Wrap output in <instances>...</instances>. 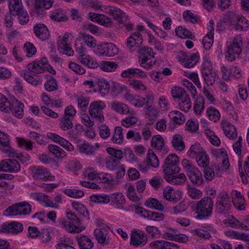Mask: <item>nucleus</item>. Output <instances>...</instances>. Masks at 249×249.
<instances>
[{"mask_svg":"<svg viewBox=\"0 0 249 249\" xmlns=\"http://www.w3.org/2000/svg\"><path fill=\"white\" fill-rule=\"evenodd\" d=\"M155 53L149 47H142L138 50V62L140 65L146 70L151 69L157 63Z\"/></svg>","mask_w":249,"mask_h":249,"instance_id":"nucleus-1","label":"nucleus"},{"mask_svg":"<svg viewBox=\"0 0 249 249\" xmlns=\"http://www.w3.org/2000/svg\"><path fill=\"white\" fill-rule=\"evenodd\" d=\"M213 201L209 196L204 197L197 202L195 211L197 213L196 218L200 220L210 217L213 208Z\"/></svg>","mask_w":249,"mask_h":249,"instance_id":"nucleus-2","label":"nucleus"},{"mask_svg":"<svg viewBox=\"0 0 249 249\" xmlns=\"http://www.w3.org/2000/svg\"><path fill=\"white\" fill-rule=\"evenodd\" d=\"M74 48L77 53V58L80 63L91 69L96 68L98 63L89 55L86 53L87 48L79 40H75Z\"/></svg>","mask_w":249,"mask_h":249,"instance_id":"nucleus-3","label":"nucleus"},{"mask_svg":"<svg viewBox=\"0 0 249 249\" xmlns=\"http://www.w3.org/2000/svg\"><path fill=\"white\" fill-rule=\"evenodd\" d=\"M243 40L240 35L235 36L231 42L227 44L225 58L229 62H232L238 57L242 50Z\"/></svg>","mask_w":249,"mask_h":249,"instance_id":"nucleus-4","label":"nucleus"},{"mask_svg":"<svg viewBox=\"0 0 249 249\" xmlns=\"http://www.w3.org/2000/svg\"><path fill=\"white\" fill-rule=\"evenodd\" d=\"M66 216L69 221L62 220L59 221L62 228L71 233H79L84 229V227L77 226L80 223V219L74 213L71 212H67Z\"/></svg>","mask_w":249,"mask_h":249,"instance_id":"nucleus-5","label":"nucleus"},{"mask_svg":"<svg viewBox=\"0 0 249 249\" xmlns=\"http://www.w3.org/2000/svg\"><path fill=\"white\" fill-rule=\"evenodd\" d=\"M31 211V205L27 202L23 201L16 203L8 207L3 212V215L7 216L27 215L30 214Z\"/></svg>","mask_w":249,"mask_h":249,"instance_id":"nucleus-6","label":"nucleus"},{"mask_svg":"<svg viewBox=\"0 0 249 249\" xmlns=\"http://www.w3.org/2000/svg\"><path fill=\"white\" fill-rule=\"evenodd\" d=\"M231 207L230 197L227 192H220L217 197L215 209L217 213L226 214L230 213Z\"/></svg>","mask_w":249,"mask_h":249,"instance_id":"nucleus-7","label":"nucleus"},{"mask_svg":"<svg viewBox=\"0 0 249 249\" xmlns=\"http://www.w3.org/2000/svg\"><path fill=\"white\" fill-rule=\"evenodd\" d=\"M13 4L10 6V11L13 15L18 16L19 23L24 25L29 21V17L27 12L23 8L21 0H15Z\"/></svg>","mask_w":249,"mask_h":249,"instance_id":"nucleus-8","label":"nucleus"},{"mask_svg":"<svg viewBox=\"0 0 249 249\" xmlns=\"http://www.w3.org/2000/svg\"><path fill=\"white\" fill-rule=\"evenodd\" d=\"M178 159L175 154H170L164 160V164L162 166L163 172L165 176L176 174L180 171L178 166Z\"/></svg>","mask_w":249,"mask_h":249,"instance_id":"nucleus-9","label":"nucleus"},{"mask_svg":"<svg viewBox=\"0 0 249 249\" xmlns=\"http://www.w3.org/2000/svg\"><path fill=\"white\" fill-rule=\"evenodd\" d=\"M105 103L101 101H95L89 104V112L93 119L102 123L105 120L103 110L105 108Z\"/></svg>","mask_w":249,"mask_h":249,"instance_id":"nucleus-10","label":"nucleus"},{"mask_svg":"<svg viewBox=\"0 0 249 249\" xmlns=\"http://www.w3.org/2000/svg\"><path fill=\"white\" fill-rule=\"evenodd\" d=\"M33 178L36 180L43 181H53L55 177L48 171L45 168L42 166H32L30 167Z\"/></svg>","mask_w":249,"mask_h":249,"instance_id":"nucleus-11","label":"nucleus"},{"mask_svg":"<svg viewBox=\"0 0 249 249\" xmlns=\"http://www.w3.org/2000/svg\"><path fill=\"white\" fill-rule=\"evenodd\" d=\"M109 227L96 228L93 232L94 236L97 242L102 245H108L110 241L109 235Z\"/></svg>","mask_w":249,"mask_h":249,"instance_id":"nucleus-12","label":"nucleus"},{"mask_svg":"<svg viewBox=\"0 0 249 249\" xmlns=\"http://www.w3.org/2000/svg\"><path fill=\"white\" fill-rule=\"evenodd\" d=\"M148 242L147 236L142 231L135 230L131 233L130 244L134 247H142Z\"/></svg>","mask_w":249,"mask_h":249,"instance_id":"nucleus-13","label":"nucleus"},{"mask_svg":"<svg viewBox=\"0 0 249 249\" xmlns=\"http://www.w3.org/2000/svg\"><path fill=\"white\" fill-rule=\"evenodd\" d=\"M246 219V223L247 225L243 222H241L237 220L233 216L230 215L223 220V223L225 225L232 228L249 231V227L247 225H249V216H247Z\"/></svg>","mask_w":249,"mask_h":249,"instance_id":"nucleus-14","label":"nucleus"},{"mask_svg":"<svg viewBox=\"0 0 249 249\" xmlns=\"http://www.w3.org/2000/svg\"><path fill=\"white\" fill-rule=\"evenodd\" d=\"M20 169L19 163L14 159H5L0 162V172L17 173Z\"/></svg>","mask_w":249,"mask_h":249,"instance_id":"nucleus-15","label":"nucleus"},{"mask_svg":"<svg viewBox=\"0 0 249 249\" xmlns=\"http://www.w3.org/2000/svg\"><path fill=\"white\" fill-rule=\"evenodd\" d=\"M71 36V34L66 33L63 37L57 42V46L60 53L68 56L74 54V51L68 44V39Z\"/></svg>","mask_w":249,"mask_h":249,"instance_id":"nucleus-16","label":"nucleus"},{"mask_svg":"<svg viewBox=\"0 0 249 249\" xmlns=\"http://www.w3.org/2000/svg\"><path fill=\"white\" fill-rule=\"evenodd\" d=\"M135 213L141 214L143 217L154 221H162L164 218V215L162 213L144 210L140 207H137L135 208Z\"/></svg>","mask_w":249,"mask_h":249,"instance_id":"nucleus-17","label":"nucleus"},{"mask_svg":"<svg viewBox=\"0 0 249 249\" xmlns=\"http://www.w3.org/2000/svg\"><path fill=\"white\" fill-rule=\"evenodd\" d=\"M99 50L100 55L103 56H113L118 53V48L111 43L101 44Z\"/></svg>","mask_w":249,"mask_h":249,"instance_id":"nucleus-18","label":"nucleus"},{"mask_svg":"<svg viewBox=\"0 0 249 249\" xmlns=\"http://www.w3.org/2000/svg\"><path fill=\"white\" fill-rule=\"evenodd\" d=\"M9 136L0 131V149L9 157H13L15 153L10 145Z\"/></svg>","mask_w":249,"mask_h":249,"instance_id":"nucleus-19","label":"nucleus"},{"mask_svg":"<svg viewBox=\"0 0 249 249\" xmlns=\"http://www.w3.org/2000/svg\"><path fill=\"white\" fill-rule=\"evenodd\" d=\"M111 205L117 209L124 210L126 202L124 196L121 192H115L109 196Z\"/></svg>","mask_w":249,"mask_h":249,"instance_id":"nucleus-20","label":"nucleus"},{"mask_svg":"<svg viewBox=\"0 0 249 249\" xmlns=\"http://www.w3.org/2000/svg\"><path fill=\"white\" fill-rule=\"evenodd\" d=\"M142 42L141 34L139 32H135L127 38L126 45L130 50H133L134 48L139 47L142 44Z\"/></svg>","mask_w":249,"mask_h":249,"instance_id":"nucleus-21","label":"nucleus"},{"mask_svg":"<svg viewBox=\"0 0 249 249\" xmlns=\"http://www.w3.org/2000/svg\"><path fill=\"white\" fill-rule=\"evenodd\" d=\"M47 137L55 142L60 144L68 151H72L74 149L73 145L66 139L53 133H48Z\"/></svg>","mask_w":249,"mask_h":249,"instance_id":"nucleus-22","label":"nucleus"},{"mask_svg":"<svg viewBox=\"0 0 249 249\" xmlns=\"http://www.w3.org/2000/svg\"><path fill=\"white\" fill-rule=\"evenodd\" d=\"M233 204L235 208L240 211L245 209V200L241 193L236 190H232L231 193Z\"/></svg>","mask_w":249,"mask_h":249,"instance_id":"nucleus-23","label":"nucleus"},{"mask_svg":"<svg viewBox=\"0 0 249 249\" xmlns=\"http://www.w3.org/2000/svg\"><path fill=\"white\" fill-rule=\"evenodd\" d=\"M34 32L38 38L42 41L48 39L50 33L47 27L43 23H38L34 27Z\"/></svg>","mask_w":249,"mask_h":249,"instance_id":"nucleus-24","label":"nucleus"},{"mask_svg":"<svg viewBox=\"0 0 249 249\" xmlns=\"http://www.w3.org/2000/svg\"><path fill=\"white\" fill-rule=\"evenodd\" d=\"M11 108L9 112H11L15 117L21 119L23 117L24 105L17 99L14 98L11 100Z\"/></svg>","mask_w":249,"mask_h":249,"instance_id":"nucleus-25","label":"nucleus"},{"mask_svg":"<svg viewBox=\"0 0 249 249\" xmlns=\"http://www.w3.org/2000/svg\"><path fill=\"white\" fill-rule=\"evenodd\" d=\"M164 198L169 201L177 202L181 197V192L172 187H167L163 192Z\"/></svg>","mask_w":249,"mask_h":249,"instance_id":"nucleus-26","label":"nucleus"},{"mask_svg":"<svg viewBox=\"0 0 249 249\" xmlns=\"http://www.w3.org/2000/svg\"><path fill=\"white\" fill-rule=\"evenodd\" d=\"M223 130L225 135L230 140H234L237 137L236 129L231 123L225 121L221 123Z\"/></svg>","mask_w":249,"mask_h":249,"instance_id":"nucleus-27","label":"nucleus"},{"mask_svg":"<svg viewBox=\"0 0 249 249\" xmlns=\"http://www.w3.org/2000/svg\"><path fill=\"white\" fill-rule=\"evenodd\" d=\"M105 9L104 13L112 16L113 18L117 21L122 18H124L126 14L120 9L113 6L107 5Z\"/></svg>","mask_w":249,"mask_h":249,"instance_id":"nucleus-28","label":"nucleus"},{"mask_svg":"<svg viewBox=\"0 0 249 249\" xmlns=\"http://www.w3.org/2000/svg\"><path fill=\"white\" fill-rule=\"evenodd\" d=\"M23 229L22 224L17 222H13L9 224L3 225L2 227V231L13 234H17L21 232Z\"/></svg>","mask_w":249,"mask_h":249,"instance_id":"nucleus-29","label":"nucleus"},{"mask_svg":"<svg viewBox=\"0 0 249 249\" xmlns=\"http://www.w3.org/2000/svg\"><path fill=\"white\" fill-rule=\"evenodd\" d=\"M71 206L73 209L81 217V220H89V213L83 204L74 201L72 203Z\"/></svg>","mask_w":249,"mask_h":249,"instance_id":"nucleus-30","label":"nucleus"},{"mask_svg":"<svg viewBox=\"0 0 249 249\" xmlns=\"http://www.w3.org/2000/svg\"><path fill=\"white\" fill-rule=\"evenodd\" d=\"M110 86L108 82L104 79H100L95 84V90L98 91L102 96L108 94Z\"/></svg>","mask_w":249,"mask_h":249,"instance_id":"nucleus-31","label":"nucleus"},{"mask_svg":"<svg viewBox=\"0 0 249 249\" xmlns=\"http://www.w3.org/2000/svg\"><path fill=\"white\" fill-rule=\"evenodd\" d=\"M187 175L193 184L200 186L203 184L204 180L202 175L197 168Z\"/></svg>","mask_w":249,"mask_h":249,"instance_id":"nucleus-32","label":"nucleus"},{"mask_svg":"<svg viewBox=\"0 0 249 249\" xmlns=\"http://www.w3.org/2000/svg\"><path fill=\"white\" fill-rule=\"evenodd\" d=\"M80 249H91L94 243L87 236L82 235L76 237Z\"/></svg>","mask_w":249,"mask_h":249,"instance_id":"nucleus-33","label":"nucleus"},{"mask_svg":"<svg viewBox=\"0 0 249 249\" xmlns=\"http://www.w3.org/2000/svg\"><path fill=\"white\" fill-rule=\"evenodd\" d=\"M111 107L112 109L121 114H127L130 112L129 107L122 102L113 101Z\"/></svg>","mask_w":249,"mask_h":249,"instance_id":"nucleus-34","label":"nucleus"},{"mask_svg":"<svg viewBox=\"0 0 249 249\" xmlns=\"http://www.w3.org/2000/svg\"><path fill=\"white\" fill-rule=\"evenodd\" d=\"M123 128L121 126H116L114 129L113 135L111 138V142L116 144L121 145L124 142Z\"/></svg>","mask_w":249,"mask_h":249,"instance_id":"nucleus-35","label":"nucleus"},{"mask_svg":"<svg viewBox=\"0 0 249 249\" xmlns=\"http://www.w3.org/2000/svg\"><path fill=\"white\" fill-rule=\"evenodd\" d=\"M76 40H79L81 43H82L83 40L85 44L90 49L94 48L97 44V41L93 36L85 33L81 34Z\"/></svg>","mask_w":249,"mask_h":249,"instance_id":"nucleus-36","label":"nucleus"},{"mask_svg":"<svg viewBox=\"0 0 249 249\" xmlns=\"http://www.w3.org/2000/svg\"><path fill=\"white\" fill-rule=\"evenodd\" d=\"M46 81L44 84L45 89L49 91H53L58 89V85L56 79L52 75H45Z\"/></svg>","mask_w":249,"mask_h":249,"instance_id":"nucleus-37","label":"nucleus"},{"mask_svg":"<svg viewBox=\"0 0 249 249\" xmlns=\"http://www.w3.org/2000/svg\"><path fill=\"white\" fill-rule=\"evenodd\" d=\"M77 148L81 153L87 155L94 154L95 152V149L94 146L85 141L82 143H78Z\"/></svg>","mask_w":249,"mask_h":249,"instance_id":"nucleus-38","label":"nucleus"},{"mask_svg":"<svg viewBox=\"0 0 249 249\" xmlns=\"http://www.w3.org/2000/svg\"><path fill=\"white\" fill-rule=\"evenodd\" d=\"M249 26V21L244 17L239 15L237 20H236L233 27L236 31H246Z\"/></svg>","mask_w":249,"mask_h":249,"instance_id":"nucleus-39","label":"nucleus"},{"mask_svg":"<svg viewBox=\"0 0 249 249\" xmlns=\"http://www.w3.org/2000/svg\"><path fill=\"white\" fill-rule=\"evenodd\" d=\"M28 70L36 74L43 73L45 70V66L41 62L37 61L32 62L27 66Z\"/></svg>","mask_w":249,"mask_h":249,"instance_id":"nucleus-40","label":"nucleus"},{"mask_svg":"<svg viewBox=\"0 0 249 249\" xmlns=\"http://www.w3.org/2000/svg\"><path fill=\"white\" fill-rule=\"evenodd\" d=\"M155 98L154 93L152 91H146L143 97H140L139 103L140 107L145 105L152 104L155 102Z\"/></svg>","mask_w":249,"mask_h":249,"instance_id":"nucleus-41","label":"nucleus"},{"mask_svg":"<svg viewBox=\"0 0 249 249\" xmlns=\"http://www.w3.org/2000/svg\"><path fill=\"white\" fill-rule=\"evenodd\" d=\"M127 87L122 85L118 83H113L110 87V90L111 95L114 97H117L118 95L125 93L127 91Z\"/></svg>","mask_w":249,"mask_h":249,"instance_id":"nucleus-42","label":"nucleus"},{"mask_svg":"<svg viewBox=\"0 0 249 249\" xmlns=\"http://www.w3.org/2000/svg\"><path fill=\"white\" fill-rule=\"evenodd\" d=\"M124 99L135 107H140V104L139 103L140 96L138 95L132 94L127 89V91H125L124 94Z\"/></svg>","mask_w":249,"mask_h":249,"instance_id":"nucleus-43","label":"nucleus"},{"mask_svg":"<svg viewBox=\"0 0 249 249\" xmlns=\"http://www.w3.org/2000/svg\"><path fill=\"white\" fill-rule=\"evenodd\" d=\"M104 183H107L111 187L115 186V180L113 177L110 174L101 173H98L97 180Z\"/></svg>","mask_w":249,"mask_h":249,"instance_id":"nucleus-44","label":"nucleus"},{"mask_svg":"<svg viewBox=\"0 0 249 249\" xmlns=\"http://www.w3.org/2000/svg\"><path fill=\"white\" fill-rule=\"evenodd\" d=\"M48 148L52 154L57 159H63L66 155L64 150L57 145L49 144Z\"/></svg>","mask_w":249,"mask_h":249,"instance_id":"nucleus-45","label":"nucleus"},{"mask_svg":"<svg viewBox=\"0 0 249 249\" xmlns=\"http://www.w3.org/2000/svg\"><path fill=\"white\" fill-rule=\"evenodd\" d=\"M204 152L201 145L198 143H195L192 145L187 152V155L193 159H195L201 153Z\"/></svg>","mask_w":249,"mask_h":249,"instance_id":"nucleus-46","label":"nucleus"},{"mask_svg":"<svg viewBox=\"0 0 249 249\" xmlns=\"http://www.w3.org/2000/svg\"><path fill=\"white\" fill-rule=\"evenodd\" d=\"M24 79L34 86H37L42 83V78L38 76H33L28 71H25L23 73Z\"/></svg>","mask_w":249,"mask_h":249,"instance_id":"nucleus-47","label":"nucleus"},{"mask_svg":"<svg viewBox=\"0 0 249 249\" xmlns=\"http://www.w3.org/2000/svg\"><path fill=\"white\" fill-rule=\"evenodd\" d=\"M198 60V53H193L189 58H184L182 61V63L185 67L191 68L196 64Z\"/></svg>","mask_w":249,"mask_h":249,"instance_id":"nucleus-48","label":"nucleus"},{"mask_svg":"<svg viewBox=\"0 0 249 249\" xmlns=\"http://www.w3.org/2000/svg\"><path fill=\"white\" fill-rule=\"evenodd\" d=\"M145 205L149 208L155 209L159 211H162L164 209V207L158 199L154 198H150L146 200Z\"/></svg>","mask_w":249,"mask_h":249,"instance_id":"nucleus-49","label":"nucleus"},{"mask_svg":"<svg viewBox=\"0 0 249 249\" xmlns=\"http://www.w3.org/2000/svg\"><path fill=\"white\" fill-rule=\"evenodd\" d=\"M168 116L173 122L178 124H183L185 120L183 114L177 110L171 111Z\"/></svg>","mask_w":249,"mask_h":249,"instance_id":"nucleus-50","label":"nucleus"},{"mask_svg":"<svg viewBox=\"0 0 249 249\" xmlns=\"http://www.w3.org/2000/svg\"><path fill=\"white\" fill-rule=\"evenodd\" d=\"M176 35L182 38H190L193 39L195 38L194 35L189 30L182 26L178 27L176 29Z\"/></svg>","mask_w":249,"mask_h":249,"instance_id":"nucleus-51","label":"nucleus"},{"mask_svg":"<svg viewBox=\"0 0 249 249\" xmlns=\"http://www.w3.org/2000/svg\"><path fill=\"white\" fill-rule=\"evenodd\" d=\"M51 18L58 22L65 21L67 17L62 9H58L53 11L50 16Z\"/></svg>","mask_w":249,"mask_h":249,"instance_id":"nucleus-52","label":"nucleus"},{"mask_svg":"<svg viewBox=\"0 0 249 249\" xmlns=\"http://www.w3.org/2000/svg\"><path fill=\"white\" fill-rule=\"evenodd\" d=\"M183 18L186 22L193 24L198 23L200 20L198 16L194 14L190 10H186L183 12Z\"/></svg>","mask_w":249,"mask_h":249,"instance_id":"nucleus-53","label":"nucleus"},{"mask_svg":"<svg viewBox=\"0 0 249 249\" xmlns=\"http://www.w3.org/2000/svg\"><path fill=\"white\" fill-rule=\"evenodd\" d=\"M120 28L124 29L128 32L132 30L134 25L128 18V16L125 14L124 18H121L118 21Z\"/></svg>","mask_w":249,"mask_h":249,"instance_id":"nucleus-54","label":"nucleus"},{"mask_svg":"<svg viewBox=\"0 0 249 249\" xmlns=\"http://www.w3.org/2000/svg\"><path fill=\"white\" fill-rule=\"evenodd\" d=\"M198 165L202 168L207 167L209 164V158L204 151L195 158Z\"/></svg>","mask_w":249,"mask_h":249,"instance_id":"nucleus-55","label":"nucleus"},{"mask_svg":"<svg viewBox=\"0 0 249 249\" xmlns=\"http://www.w3.org/2000/svg\"><path fill=\"white\" fill-rule=\"evenodd\" d=\"M203 78L207 86H212L215 82V77L217 75L215 71L202 73Z\"/></svg>","mask_w":249,"mask_h":249,"instance_id":"nucleus-56","label":"nucleus"},{"mask_svg":"<svg viewBox=\"0 0 249 249\" xmlns=\"http://www.w3.org/2000/svg\"><path fill=\"white\" fill-rule=\"evenodd\" d=\"M63 192L68 196L75 198H81L85 195L82 190L76 189L66 188L63 190Z\"/></svg>","mask_w":249,"mask_h":249,"instance_id":"nucleus-57","label":"nucleus"},{"mask_svg":"<svg viewBox=\"0 0 249 249\" xmlns=\"http://www.w3.org/2000/svg\"><path fill=\"white\" fill-rule=\"evenodd\" d=\"M118 65L115 62L102 61L100 68L104 71H114L118 68Z\"/></svg>","mask_w":249,"mask_h":249,"instance_id":"nucleus-58","label":"nucleus"},{"mask_svg":"<svg viewBox=\"0 0 249 249\" xmlns=\"http://www.w3.org/2000/svg\"><path fill=\"white\" fill-rule=\"evenodd\" d=\"M205 101L201 96H197L194 105V109L196 114H200L204 109Z\"/></svg>","mask_w":249,"mask_h":249,"instance_id":"nucleus-59","label":"nucleus"},{"mask_svg":"<svg viewBox=\"0 0 249 249\" xmlns=\"http://www.w3.org/2000/svg\"><path fill=\"white\" fill-rule=\"evenodd\" d=\"M90 200L97 203L107 204L110 202L109 196L108 195H94L90 196Z\"/></svg>","mask_w":249,"mask_h":249,"instance_id":"nucleus-60","label":"nucleus"},{"mask_svg":"<svg viewBox=\"0 0 249 249\" xmlns=\"http://www.w3.org/2000/svg\"><path fill=\"white\" fill-rule=\"evenodd\" d=\"M151 144L153 147L158 150H161L164 146V140L159 135H155L152 138Z\"/></svg>","mask_w":249,"mask_h":249,"instance_id":"nucleus-61","label":"nucleus"},{"mask_svg":"<svg viewBox=\"0 0 249 249\" xmlns=\"http://www.w3.org/2000/svg\"><path fill=\"white\" fill-rule=\"evenodd\" d=\"M206 112L209 119L214 122L218 121L220 118V112L213 107H208Z\"/></svg>","mask_w":249,"mask_h":249,"instance_id":"nucleus-62","label":"nucleus"},{"mask_svg":"<svg viewBox=\"0 0 249 249\" xmlns=\"http://www.w3.org/2000/svg\"><path fill=\"white\" fill-rule=\"evenodd\" d=\"M146 159L148 165L154 168H156L159 165V160L152 150H149L146 155Z\"/></svg>","mask_w":249,"mask_h":249,"instance_id":"nucleus-63","label":"nucleus"},{"mask_svg":"<svg viewBox=\"0 0 249 249\" xmlns=\"http://www.w3.org/2000/svg\"><path fill=\"white\" fill-rule=\"evenodd\" d=\"M172 145L177 150L181 151L185 148V144L182 137L179 135H175L172 139Z\"/></svg>","mask_w":249,"mask_h":249,"instance_id":"nucleus-64","label":"nucleus"}]
</instances>
